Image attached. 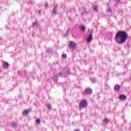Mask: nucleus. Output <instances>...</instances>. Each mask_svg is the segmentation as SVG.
Segmentation results:
<instances>
[{
  "label": "nucleus",
  "instance_id": "16",
  "mask_svg": "<svg viewBox=\"0 0 131 131\" xmlns=\"http://www.w3.org/2000/svg\"><path fill=\"white\" fill-rule=\"evenodd\" d=\"M47 107L48 110H51V109H52V105H51V104H48Z\"/></svg>",
  "mask_w": 131,
  "mask_h": 131
},
{
  "label": "nucleus",
  "instance_id": "10",
  "mask_svg": "<svg viewBox=\"0 0 131 131\" xmlns=\"http://www.w3.org/2000/svg\"><path fill=\"white\" fill-rule=\"evenodd\" d=\"M3 67L4 69L9 68V63L7 61L4 62L3 64Z\"/></svg>",
  "mask_w": 131,
  "mask_h": 131
},
{
  "label": "nucleus",
  "instance_id": "1",
  "mask_svg": "<svg viewBox=\"0 0 131 131\" xmlns=\"http://www.w3.org/2000/svg\"><path fill=\"white\" fill-rule=\"evenodd\" d=\"M128 38L127 33L123 31H119L116 34L115 39L118 45H123Z\"/></svg>",
  "mask_w": 131,
  "mask_h": 131
},
{
  "label": "nucleus",
  "instance_id": "13",
  "mask_svg": "<svg viewBox=\"0 0 131 131\" xmlns=\"http://www.w3.org/2000/svg\"><path fill=\"white\" fill-rule=\"evenodd\" d=\"M93 10L95 12H98V6H94L93 7Z\"/></svg>",
  "mask_w": 131,
  "mask_h": 131
},
{
  "label": "nucleus",
  "instance_id": "6",
  "mask_svg": "<svg viewBox=\"0 0 131 131\" xmlns=\"http://www.w3.org/2000/svg\"><path fill=\"white\" fill-rule=\"evenodd\" d=\"M119 99L120 100H122V101H124V100H126V96L121 94L119 96Z\"/></svg>",
  "mask_w": 131,
  "mask_h": 131
},
{
  "label": "nucleus",
  "instance_id": "3",
  "mask_svg": "<svg viewBox=\"0 0 131 131\" xmlns=\"http://www.w3.org/2000/svg\"><path fill=\"white\" fill-rule=\"evenodd\" d=\"M93 91L90 88H87L85 90L84 94V95H92Z\"/></svg>",
  "mask_w": 131,
  "mask_h": 131
},
{
  "label": "nucleus",
  "instance_id": "15",
  "mask_svg": "<svg viewBox=\"0 0 131 131\" xmlns=\"http://www.w3.org/2000/svg\"><path fill=\"white\" fill-rule=\"evenodd\" d=\"M12 125L13 126H14V127H17V123H16V122H13L12 123Z\"/></svg>",
  "mask_w": 131,
  "mask_h": 131
},
{
  "label": "nucleus",
  "instance_id": "21",
  "mask_svg": "<svg viewBox=\"0 0 131 131\" xmlns=\"http://www.w3.org/2000/svg\"><path fill=\"white\" fill-rule=\"evenodd\" d=\"M36 123H38V124H40V119H37L36 121Z\"/></svg>",
  "mask_w": 131,
  "mask_h": 131
},
{
  "label": "nucleus",
  "instance_id": "8",
  "mask_svg": "<svg viewBox=\"0 0 131 131\" xmlns=\"http://www.w3.org/2000/svg\"><path fill=\"white\" fill-rule=\"evenodd\" d=\"M114 90L115 91V92H118L120 91V85L118 84L116 85L114 88Z\"/></svg>",
  "mask_w": 131,
  "mask_h": 131
},
{
  "label": "nucleus",
  "instance_id": "23",
  "mask_svg": "<svg viewBox=\"0 0 131 131\" xmlns=\"http://www.w3.org/2000/svg\"><path fill=\"white\" fill-rule=\"evenodd\" d=\"M46 8H48L49 7V4H48V3H46V5H45Z\"/></svg>",
  "mask_w": 131,
  "mask_h": 131
},
{
  "label": "nucleus",
  "instance_id": "24",
  "mask_svg": "<svg viewBox=\"0 0 131 131\" xmlns=\"http://www.w3.org/2000/svg\"><path fill=\"white\" fill-rule=\"evenodd\" d=\"M68 74H70V70H68Z\"/></svg>",
  "mask_w": 131,
  "mask_h": 131
},
{
  "label": "nucleus",
  "instance_id": "14",
  "mask_svg": "<svg viewBox=\"0 0 131 131\" xmlns=\"http://www.w3.org/2000/svg\"><path fill=\"white\" fill-rule=\"evenodd\" d=\"M35 26H38V24H37V23H33L32 27H35Z\"/></svg>",
  "mask_w": 131,
  "mask_h": 131
},
{
  "label": "nucleus",
  "instance_id": "5",
  "mask_svg": "<svg viewBox=\"0 0 131 131\" xmlns=\"http://www.w3.org/2000/svg\"><path fill=\"white\" fill-rule=\"evenodd\" d=\"M106 13L108 14V16H112V10L110 7H108V9L106 10Z\"/></svg>",
  "mask_w": 131,
  "mask_h": 131
},
{
  "label": "nucleus",
  "instance_id": "25",
  "mask_svg": "<svg viewBox=\"0 0 131 131\" xmlns=\"http://www.w3.org/2000/svg\"><path fill=\"white\" fill-rule=\"evenodd\" d=\"M116 3H119L120 2V0H116Z\"/></svg>",
  "mask_w": 131,
  "mask_h": 131
},
{
  "label": "nucleus",
  "instance_id": "12",
  "mask_svg": "<svg viewBox=\"0 0 131 131\" xmlns=\"http://www.w3.org/2000/svg\"><path fill=\"white\" fill-rule=\"evenodd\" d=\"M80 28L81 31H82V32H84V31H85V27L84 26H80Z\"/></svg>",
  "mask_w": 131,
  "mask_h": 131
},
{
  "label": "nucleus",
  "instance_id": "20",
  "mask_svg": "<svg viewBox=\"0 0 131 131\" xmlns=\"http://www.w3.org/2000/svg\"><path fill=\"white\" fill-rule=\"evenodd\" d=\"M54 80H55V81H58V75H56L54 77Z\"/></svg>",
  "mask_w": 131,
  "mask_h": 131
},
{
  "label": "nucleus",
  "instance_id": "26",
  "mask_svg": "<svg viewBox=\"0 0 131 131\" xmlns=\"http://www.w3.org/2000/svg\"><path fill=\"white\" fill-rule=\"evenodd\" d=\"M62 75V73H59V76H61Z\"/></svg>",
  "mask_w": 131,
  "mask_h": 131
},
{
  "label": "nucleus",
  "instance_id": "19",
  "mask_svg": "<svg viewBox=\"0 0 131 131\" xmlns=\"http://www.w3.org/2000/svg\"><path fill=\"white\" fill-rule=\"evenodd\" d=\"M62 57L63 59H66V58H67V55L63 54Z\"/></svg>",
  "mask_w": 131,
  "mask_h": 131
},
{
  "label": "nucleus",
  "instance_id": "2",
  "mask_svg": "<svg viewBox=\"0 0 131 131\" xmlns=\"http://www.w3.org/2000/svg\"><path fill=\"white\" fill-rule=\"evenodd\" d=\"M79 105L80 110H81V109H83L84 108H86V107H88V101L85 100H83L80 102Z\"/></svg>",
  "mask_w": 131,
  "mask_h": 131
},
{
  "label": "nucleus",
  "instance_id": "11",
  "mask_svg": "<svg viewBox=\"0 0 131 131\" xmlns=\"http://www.w3.org/2000/svg\"><path fill=\"white\" fill-rule=\"evenodd\" d=\"M57 10H58V6H55L53 9L54 15H57Z\"/></svg>",
  "mask_w": 131,
  "mask_h": 131
},
{
  "label": "nucleus",
  "instance_id": "7",
  "mask_svg": "<svg viewBox=\"0 0 131 131\" xmlns=\"http://www.w3.org/2000/svg\"><path fill=\"white\" fill-rule=\"evenodd\" d=\"M92 40L93 35L92 34H90L87 38V42H91V41H92Z\"/></svg>",
  "mask_w": 131,
  "mask_h": 131
},
{
  "label": "nucleus",
  "instance_id": "22",
  "mask_svg": "<svg viewBox=\"0 0 131 131\" xmlns=\"http://www.w3.org/2000/svg\"><path fill=\"white\" fill-rule=\"evenodd\" d=\"M91 81L92 82H96L97 80L95 78H94V79H91Z\"/></svg>",
  "mask_w": 131,
  "mask_h": 131
},
{
  "label": "nucleus",
  "instance_id": "9",
  "mask_svg": "<svg viewBox=\"0 0 131 131\" xmlns=\"http://www.w3.org/2000/svg\"><path fill=\"white\" fill-rule=\"evenodd\" d=\"M29 112H30V110H26L25 111H24L23 115H24V116H26L27 115H28Z\"/></svg>",
  "mask_w": 131,
  "mask_h": 131
},
{
  "label": "nucleus",
  "instance_id": "18",
  "mask_svg": "<svg viewBox=\"0 0 131 131\" xmlns=\"http://www.w3.org/2000/svg\"><path fill=\"white\" fill-rule=\"evenodd\" d=\"M69 33V29H68L67 33L65 35H63V37H65V36H67Z\"/></svg>",
  "mask_w": 131,
  "mask_h": 131
},
{
  "label": "nucleus",
  "instance_id": "17",
  "mask_svg": "<svg viewBox=\"0 0 131 131\" xmlns=\"http://www.w3.org/2000/svg\"><path fill=\"white\" fill-rule=\"evenodd\" d=\"M108 119L107 118H105L104 120H103V122H104V123H108Z\"/></svg>",
  "mask_w": 131,
  "mask_h": 131
},
{
  "label": "nucleus",
  "instance_id": "4",
  "mask_svg": "<svg viewBox=\"0 0 131 131\" xmlns=\"http://www.w3.org/2000/svg\"><path fill=\"white\" fill-rule=\"evenodd\" d=\"M69 47L71 49H75L76 48V43L74 41H70Z\"/></svg>",
  "mask_w": 131,
  "mask_h": 131
}]
</instances>
